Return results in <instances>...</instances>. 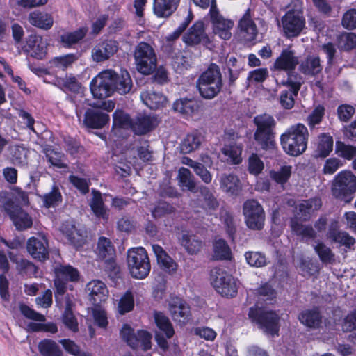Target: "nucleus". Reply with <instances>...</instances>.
Returning a JSON list of instances; mask_svg holds the SVG:
<instances>
[{"mask_svg":"<svg viewBox=\"0 0 356 356\" xmlns=\"http://www.w3.org/2000/svg\"><path fill=\"white\" fill-rule=\"evenodd\" d=\"M256 127L254 139L261 149L268 151L276 148V125L275 118L266 113L257 115L253 119Z\"/></svg>","mask_w":356,"mask_h":356,"instance_id":"f257e3e1","label":"nucleus"},{"mask_svg":"<svg viewBox=\"0 0 356 356\" xmlns=\"http://www.w3.org/2000/svg\"><path fill=\"white\" fill-rule=\"evenodd\" d=\"M309 133L302 123L291 126L280 136V143L289 155L297 156L305 152L307 147Z\"/></svg>","mask_w":356,"mask_h":356,"instance_id":"f03ea898","label":"nucleus"},{"mask_svg":"<svg viewBox=\"0 0 356 356\" xmlns=\"http://www.w3.org/2000/svg\"><path fill=\"white\" fill-rule=\"evenodd\" d=\"M248 316L250 321L265 334L279 336L280 316L275 310L255 305L249 309Z\"/></svg>","mask_w":356,"mask_h":356,"instance_id":"7ed1b4c3","label":"nucleus"},{"mask_svg":"<svg viewBox=\"0 0 356 356\" xmlns=\"http://www.w3.org/2000/svg\"><path fill=\"white\" fill-rule=\"evenodd\" d=\"M196 88L200 95L205 99H212L221 91L222 79L220 67L211 63L196 81Z\"/></svg>","mask_w":356,"mask_h":356,"instance_id":"20e7f679","label":"nucleus"},{"mask_svg":"<svg viewBox=\"0 0 356 356\" xmlns=\"http://www.w3.org/2000/svg\"><path fill=\"white\" fill-rule=\"evenodd\" d=\"M356 192V176L350 170H342L337 173L332 183V196L341 202L350 203Z\"/></svg>","mask_w":356,"mask_h":356,"instance_id":"39448f33","label":"nucleus"},{"mask_svg":"<svg viewBox=\"0 0 356 356\" xmlns=\"http://www.w3.org/2000/svg\"><path fill=\"white\" fill-rule=\"evenodd\" d=\"M127 265L131 275L136 279H144L149 273L151 264L146 250L143 247L131 248L127 252Z\"/></svg>","mask_w":356,"mask_h":356,"instance_id":"423d86ee","label":"nucleus"},{"mask_svg":"<svg viewBox=\"0 0 356 356\" xmlns=\"http://www.w3.org/2000/svg\"><path fill=\"white\" fill-rule=\"evenodd\" d=\"M210 280L213 288L222 296L233 298L237 295V280L222 268H213L211 270Z\"/></svg>","mask_w":356,"mask_h":356,"instance_id":"0eeeda50","label":"nucleus"},{"mask_svg":"<svg viewBox=\"0 0 356 356\" xmlns=\"http://www.w3.org/2000/svg\"><path fill=\"white\" fill-rule=\"evenodd\" d=\"M243 214L246 226L252 229L260 231L265 224V211L262 205L254 199H248L243 202Z\"/></svg>","mask_w":356,"mask_h":356,"instance_id":"6e6552de","label":"nucleus"},{"mask_svg":"<svg viewBox=\"0 0 356 356\" xmlns=\"http://www.w3.org/2000/svg\"><path fill=\"white\" fill-rule=\"evenodd\" d=\"M113 76L112 70H107L101 72L91 80L90 90L94 98L103 99L114 93Z\"/></svg>","mask_w":356,"mask_h":356,"instance_id":"1a4fd4ad","label":"nucleus"},{"mask_svg":"<svg viewBox=\"0 0 356 356\" xmlns=\"http://www.w3.org/2000/svg\"><path fill=\"white\" fill-rule=\"evenodd\" d=\"M134 58L138 71L143 74H151L156 68L157 58L152 46H136Z\"/></svg>","mask_w":356,"mask_h":356,"instance_id":"9d476101","label":"nucleus"},{"mask_svg":"<svg viewBox=\"0 0 356 356\" xmlns=\"http://www.w3.org/2000/svg\"><path fill=\"white\" fill-rule=\"evenodd\" d=\"M236 37L239 41L244 42H260L261 40L262 34L259 32L249 9L238 21Z\"/></svg>","mask_w":356,"mask_h":356,"instance_id":"9b49d317","label":"nucleus"},{"mask_svg":"<svg viewBox=\"0 0 356 356\" xmlns=\"http://www.w3.org/2000/svg\"><path fill=\"white\" fill-rule=\"evenodd\" d=\"M209 15L213 34L224 40H229L232 35V30L234 26V21L222 16L215 5L210 8Z\"/></svg>","mask_w":356,"mask_h":356,"instance_id":"f8f14e48","label":"nucleus"},{"mask_svg":"<svg viewBox=\"0 0 356 356\" xmlns=\"http://www.w3.org/2000/svg\"><path fill=\"white\" fill-rule=\"evenodd\" d=\"M213 38L206 33L204 24L197 21L184 34L182 40L186 44H209L213 42Z\"/></svg>","mask_w":356,"mask_h":356,"instance_id":"ddd939ff","label":"nucleus"},{"mask_svg":"<svg viewBox=\"0 0 356 356\" xmlns=\"http://www.w3.org/2000/svg\"><path fill=\"white\" fill-rule=\"evenodd\" d=\"M169 311L175 321L186 324L191 318V307L182 298L177 296H170Z\"/></svg>","mask_w":356,"mask_h":356,"instance_id":"4468645a","label":"nucleus"},{"mask_svg":"<svg viewBox=\"0 0 356 356\" xmlns=\"http://www.w3.org/2000/svg\"><path fill=\"white\" fill-rule=\"evenodd\" d=\"M283 30L288 37L298 35L305 26V19L298 10H289L282 18Z\"/></svg>","mask_w":356,"mask_h":356,"instance_id":"2eb2a0df","label":"nucleus"},{"mask_svg":"<svg viewBox=\"0 0 356 356\" xmlns=\"http://www.w3.org/2000/svg\"><path fill=\"white\" fill-rule=\"evenodd\" d=\"M26 250L35 260L44 261L49 258V242L45 237L29 238L26 242Z\"/></svg>","mask_w":356,"mask_h":356,"instance_id":"dca6fc26","label":"nucleus"},{"mask_svg":"<svg viewBox=\"0 0 356 356\" xmlns=\"http://www.w3.org/2000/svg\"><path fill=\"white\" fill-rule=\"evenodd\" d=\"M96 253L98 258L100 260L104 261L106 264V268L111 270L115 269L116 266L115 259V250L109 238L105 236H100L99 238Z\"/></svg>","mask_w":356,"mask_h":356,"instance_id":"f3484780","label":"nucleus"},{"mask_svg":"<svg viewBox=\"0 0 356 356\" xmlns=\"http://www.w3.org/2000/svg\"><path fill=\"white\" fill-rule=\"evenodd\" d=\"M201 102L195 98H180L174 103L172 108L175 111L188 120L200 113Z\"/></svg>","mask_w":356,"mask_h":356,"instance_id":"a211bd4d","label":"nucleus"},{"mask_svg":"<svg viewBox=\"0 0 356 356\" xmlns=\"http://www.w3.org/2000/svg\"><path fill=\"white\" fill-rule=\"evenodd\" d=\"M110 122L108 114L94 108H88L83 117V124L89 129H100Z\"/></svg>","mask_w":356,"mask_h":356,"instance_id":"6ab92c4d","label":"nucleus"},{"mask_svg":"<svg viewBox=\"0 0 356 356\" xmlns=\"http://www.w3.org/2000/svg\"><path fill=\"white\" fill-rule=\"evenodd\" d=\"M86 290L89 293L90 301L95 307L100 306L108 296V290L105 283L99 280H93L88 283Z\"/></svg>","mask_w":356,"mask_h":356,"instance_id":"aec40b11","label":"nucleus"},{"mask_svg":"<svg viewBox=\"0 0 356 356\" xmlns=\"http://www.w3.org/2000/svg\"><path fill=\"white\" fill-rule=\"evenodd\" d=\"M8 213L17 230L24 231L32 227V218L21 207L13 206Z\"/></svg>","mask_w":356,"mask_h":356,"instance_id":"412c9836","label":"nucleus"},{"mask_svg":"<svg viewBox=\"0 0 356 356\" xmlns=\"http://www.w3.org/2000/svg\"><path fill=\"white\" fill-rule=\"evenodd\" d=\"M299 63L298 58L289 49L282 50L274 63V68L277 70L291 72Z\"/></svg>","mask_w":356,"mask_h":356,"instance_id":"4be33fe9","label":"nucleus"},{"mask_svg":"<svg viewBox=\"0 0 356 356\" xmlns=\"http://www.w3.org/2000/svg\"><path fill=\"white\" fill-rule=\"evenodd\" d=\"M152 250L156 257L159 266L163 270L170 275H172L177 271L178 264L161 245L153 244Z\"/></svg>","mask_w":356,"mask_h":356,"instance_id":"5701e85b","label":"nucleus"},{"mask_svg":"<svg viewBox=\"0 0 356 356\" xmlns=\"http://www.w3.org/2000/svg\"><path fill=\"white\" fill-rule=\"evenodd\" d=\"M156 126L157 123L154 117L141 115L133 119L131 130L135 135L143 136L153 131Z\"/></svg>","mask_w":356,"mask_h":356,"instance_id":"b1692460","label":"nucleus"},{"mask_svg":"<svg viewBox=\"0 0 356 356\" xmlns=\"http://www.w3.org/2000/svg\"><path fill=\"white\" fill-rule=\"evenodd\" d=\"M61 231L68 242L76 250L82 248L87 241L86 235L77 229L74 225L63 224Z\"/></svg>","mask_w":356,"mask_h":356,"instance_id":"393cba45","label":"nucleus"},{"mask_svg":"<svg viewBox=\"0 0 356 356\" xmlns=\"http://www.w3.org/2000/svg\"><path fill=\"white\" fill-rule=\"evenodd\" d=\"M140 98L143 102L152 110H158L166 106L167 97L161 92L153 90L142 92Z\"/></svg>","mask_w":356,"mask_h":356,"instance_id":"a878e982","label":"nucleus"},{"mask_svg":"<svg viewBox=\"0 0 356 356\" xmlns=\"http://www.w3.org/2000/svg\"><path fill=\"white\" fill-rule=\"evenodd\" d=\"M180 244L189 255H195L202 250L204 243L197 234L187 232L182 234Z\"/></svg>","mask_w":356,"mask_h":356,"instance_id":"bb28decb","label":"nucleus"},{"mask_svg":"<svg viewBox=\"0 0 356 356\" xmlns=\"http://www.w3.org/2000/svg\"><path fill=\"white\" fill-rule=\"evenodd\" d=\"M112 74L113 75V92H117L120 95L129 93L133 87V83L128 71L121 70L120 74H118L112 70Z\"/></svg>","mask_w":356,"mask_h":356,"instance_id":"cd10ccee","label":"nucleus"},{"mask_svg":"<svg viewBox=\"0 0 356 356\" xmlns=\"http://www.w3.org/2000/svg\"><path fill=\"white\" fill-rule=\"evenodd\" d=\"M204 136L199 130H194L188 134L180 144V151L182 154H190L200 148Z\"/></svg>","mask_w":356,"mask_h":356,"instance_id":"c85d7f7f","label":"nucleus"},{"mask_svg":"<svg viewBox=\"0 0 356 356\" xmlns=\"http://www.w3.org/2000/svg\"><path fill=\"white\" fill-rule=\"evenodd\" d=\"M92 194V197L89 203L91 211L96 218L107 221L109 218L108 210L104 204L101 192L93 188Z\"/></svg>","mask_w":356,"mask_h":356,"instance_id":"c756f323","label":"nucleus"},{"mask_svg":"<svg viewBox=\"0 0 356 356\" xmlns=\"http://www.w3.org/2000/svg\"><path fill=\"white\" fill-rule=\"evenodd\" d=\"M180 0H153V13L158 17H168L177 9Z\"/></svg>","mask_w":356,"mask_h":356,"instance_id":"7c9ffc66","label":"nucleus"},{"mask_svg":"<svg viewBox=\"0 0 356 356\" xmlns=\"http://www.w3.org/2000/svg\"><path fill=\"white\" fill-rule=\"evenodd\" d=\"M28 21L31 25L44 30L50 29L54 24L52 15L40 10L31 12L28 16Z\"/></svg>","mask_w":356,"mask_h":356,"instance_id":"2f4dec72","label":"nucleus"},{"mask_svg":"<svg viewBox=\"0 0 356 356\" xmlns=\"http://www.w3.org/2000/svg\"><path fill=\"white\" fill-rule=\"evenodd\" d=\"M298 319L309 328L318 327L322 323V316L318 307L302 311L298 315Z\"/></svg>","mask_w":356,"mask_h":356,"instance_id":"473e14b6","label":"nucleus"},{"mask_svg":"<svg viewBox=\"0 0 356 356\" xmlns=\"http://www.w3.org/2000/svg\"><path fill=\"white\" fill-rule=\"evenodd\" d=\"M43 153L51 165L59 169L67 168L66 156L64 153L54 148L51 145H46Z\"/></svg>","mask_w":356,"mask_h":356,"instance_id":"72a5a7b5","label":"nucleus"},{"mask_svg":"<svg viewBox=\"0 0 356 356\" xmlns=\"http://www.w3.org/2000/svg\"><path fill=\"white\" fill-rule=\"evenodd\" d=\"M55 277L67 283L78 282L80 278L79 270L71 265L60 264L54 268Z\"/></svg>","mask_w":356,"mask_h":356,"instance_id":"f704fd0d","label":"nucleus"},{"mask_svg":"<svg viewBox=\"0 0 356 356\" xmlns=\"http://www.w3.org/2000/svg\"><path fill=\"white\" fill-rule=\"evenodd\" d=\"M220 188L232 195L237 196L241 191L240 180L233 174L222 175L220 181Z\"/></svg>","mask_w":356,"mask_h":356,"instance_id":"c9c22d12","label":"nucleus"},{"mask_svg":"<svg viewBox=\"0 0 356 356\" xmlns=\"http://www.w3.org/2000/svg\"><path fill=\"white\" fill-rule=\"evenodd\" d=\"M154 322L159 330L168 339H171L175 334L173 325L169 318L162 312L155 311L154 313Z\"/></svg>","mask_w":356,"mask_h":356,"instance_id":"e433bc0d","label":"nucleus"},{"mask_svg":"<svg viewBox=\"0 0 356 356\" xmlns=\"http://www.w3.org/2000/svg\"><path fill=\"white\" fill-rule=\"evenodd\" d=\"M334 140L329 133H322L318 137L316 149V156L320 158H326L333 150Z\"/></svg>","mask_w":356,"mask_h":356,"instance_id":"4c0bfd02","label":"nucleus"},{"mask_svg":"<svg viewBox=\"0 0 356 356\" xmlns=\"http://www.w3.org/2000/svg\"><path fill=\"white\" fill-rule=\"evenodd\" d=\"M322 203L319 198H310L300 203L298 207V214L300 220L303 222L309 221L312 216L313 207L314 210H318L321 207Z\"/></svg>","mask_w":356,"mask_h":356,"instance_id":"58836bf2","label":"nucleus"},{"mask_svg":"<svg viewBox=\"0 0 356 356\" xmlns=\"http://www.w3.org/2000/svg\"><path fill=\"white\" fill-rule=\"evenodd\" d=\"M290 226L292 232L303 238L314 239L316 233L311 225H303L296 219H291Z\"/></svg>","mask_w":356,"mask_h":356,"instance_id":"ea45409f","label":"nucleus"},{"mask_svg":"<svg viewBox=\"0 0 356 356\" xmlns=\"http://www.w3.org/2000/svg\"><path fill=\"white\" fill-rule=\"evenodd\" d=\"M152 334L147 330H139L135 334L133 342L135 345H131L130 348L133 350H137L140 348L143 350L147 351L152 348Z\"/></svg>","mask_w":356,"mask_h":356,"instance_id":"a19ab883","label":"nucleus"},{"mask_svg":"<svg viewBox=\"0 0 356 356\" xmlns=\"http://www.w3.org/2000/svg\"><path fill=\"white\" fill-rule=\"evenodd\" d=\"M44 207L47 209L55 208L63 202V196L58 186L54 185L50 192L42 196Z\"/></svg>","mask_w":356,"mask_h":356,"instance_id":"79ce46f5","label":"nucleus"},{"mask_svg":"<svg viewBox=\"0 0 356 356\" xmlns=\"http://www.w3.org/2000/svg\"><path fill=\"white\" fill-rule=\"evenodd\" d=\"M133 118L123 110L117 109L113 113V128L131 129Z\"/></svg>","mask_w":356,"mask_h":356,"instance_id":"37998d69","label":"nucleus"},{"mask_svg":"<svg viewBox=\"0 0 356 356\" xmlns=\"http://www.w3.org/2000/svg\"><path fill=\"white\" fill-rule=\"evenodd\" d=\"M335 154L344 160L353 161L356 157V146L337 140L335 143Z\"/></svg>","mask_w":356,"mask_h":356,"instance_id":"c03bdc74","label":"nucleus"},{"mask_svg":"<svg viewBox=\"0 0 356 356\" xmlns=\"http://www.w3.org/2000/svg\"><path fill=\"white\" fill-rule=\"evenodd\" d=\"M38 350L42 356H62L63 353L52 339H44L38 343Z\"/></svg>","mask_w":356,"mask_h":356,"instance_id":"a18cd8bd","label":"nucleus"},{"mask_svg":"<svg viewBox=\"0 0 356 356\" xmlns=\"http://www.w3.org/2000/svg\"><path fill=\"white\" fill-rule=\"evenodd\" d=\"M292 174V166L284 165L278 170H272L269 172L270 179L277 184L284 186L290 179Z\"/></svg>","mask_w":356,"mask_h":356,"instance_id":"49530a36","label":"nucleus"},{"mask_svg":"<svg viewBox=\"0 0 356 356\" xmlns=\"http://www.w3.org/2000/svg\"><path fill=\"white\" fill-rule=\"evenodd\" d=\"M179 184L191 192L196 191V184L194 177L189 169L181 167L178 172Z\"/></svg>","mask_w":356,"mask_h":356,"instance_id":"de8ad7c7","label":"nucleus"},{"mask_svg":"<svg viewBox=\"0 0 356 356\" xmlns=\"http://www.w3.org/2000/svg\"><path fill=\"white\" fill-rule=\"evenodd\" d=\"M11 260L16 263V269L19 275L29 277L36 276L38 267L33 262L26 259L17 261L11 258Z\"/></svg>","mask_w":356,"mask_h":356,"instance_id":"09e8293b","label":"nucleus"},{"mask_svg":"<svg viewBox=\"0 0 356 356\" xmlns=\"http://www.w3.org/2000/svg\"><path fill=\"white\" fill-rule=\"evenodd\" d=\"M213 256L217 260H229L232 257L229 246L225 239L220 238L213 243Z\"/></svg>","mask_w":356,"mask_h":356,"instance_id":"8fccbe9b","label":"nucleus"},{"mask_svg":"<svg viewBox=\"0 0 356 356\" xmlns=\"http://www.w3.org/2000/svg\"><path fill=\"white\" fill-rule=\"evenodd\" d=\"M118 50V46H95L92 49V58L96 62H102L108 59Z\"/></svg>","mask_w":356,"mask_h":356,"instance_id":"3c124183","label":"nucleus"},{"mask_svg":"<svg viewBox=\"0 0 356 356\" xmlns=\"http://www.w3.org/2000/svg\"><path fill=\"white\" fill-rule=\"evenodd\" d=\"M88 29L87 26H82L72 32H65L60 36V40L66 44H76L81 41L86 33Z\"/></svg>","mask_w":356,"mask_h":356,"instance_id":"603ef678","label":"nucleus"},{"mask_svg":"<svg viewBox=\"0 0 356 356\" xmlns=\"http://www.w3.org/2000/svg\"><path fill=\"white\" fill-rule=\"evenodd\" d=\"M242 152L243 147L236 143L225 145L222 149V154L230 159L232 163L235 165L242 162Z\"/></svg>","mask_w":356,"mask_h":356,"instance_id":"864d4df0","label":"nucleus"},{"mask_svg":"<svg viewBox=\"0 0 356 356\" xmlns=\"http://www.w3.org/2000/svg\"><path fill=\"white\" fill-rule=\"evenodd\" d=\"M301 72L307 75L315 76L322 71L320 58L318 56L307 58L300 65Z\"/></svg>","mask_w":356,"mask_h":356,"instance_id":"5fc2aeb1","label":"nucleus"},{"mask_svg":"<svg viewBox=\"0 0 356 356\" xmlns=\"http://www.w3.org/2000/svg\"><path fill=\"white\" fill-rule=\"evenodd\" d=\"M199 192L203 197L204 202V208L208 210H216L219 207V202L211 190L205 186L199 188Z\"/></svg>","mask_w":356,"mask_h":356,"instance_id":"6e6d98bb","label":"nucleus"},{"mask_svg":"<svg viewBox=\"0 0 356 356\" xmlns=\"http://www.w3.org/2000/svg\"><path fill=\"white\" fill-rule=\"evenodd\" d=\"M315 252L318 254L322 263L332 264L334 262V254L332 250L320 241L314 247Z\"/></svg>","mask_w":356,"mask_h":356,"instance_id":"4d7b16f0","label":"nucleus"},{"mask_svg":"<svg viewBox=\"0 0 356 356\" xmlns=\"http://www.w3.org/2000/svg\"><path fill=\"white\" fill-rule=\"evenodd\" d=\"M80 57V54L76 52L74 54H67L61 56L55 57L52 60L54 65L62 70H65L72 63L76 61Z\"/></svg>","mask_w":356,"mask_h":356,"instance_id":"13d9d810","label":"nucleus"},{"mask_svg":"<svg viewBox=\"0 0 356 356\" xmlns=\"http://www.w3.org/2000/svg\"><path fill=\"white\" fill-rule=\"evenodd\" d=\"M134 298L132 292L127 291L119 300L118 309L119 314L124 315L134 309Z\"/></svg>","mask_w":356,"mask_h":356,"instance_id":"bf43d9fd","label":"nucleus"},{"mask_svg":"<svg viewBox=\"0 0 356 356\" xmlns=\"http://www.w3.org/2000/svg\"><path fill=\"white\" fill-rule=\"evenodd\" d=\"M330 236L334 242H337L347 248H350L355 243V238L348 233L340 232L334 229L330 230Z\"/></svg>","mask_w":356,"mask_h":356,"instance_id":"052dcab7","label":"nucleus"},{"mask_svg":"<svg viewBox=\"0 0 356 356\" xmlns=\"http://www.w3.org/2000/svg\"><path fill=\"white\" fill-rule=\"evenodd\" d=\"M264 168V164L256 153H252L248 160V170L250 175L258 176Z\"/></svg>","mask_w":356,"mask_h":356,"instance_id":"680f3d73","label":"nucleus"},{"mask_svg":"<svg viewBox=\"0 0 356 356\" xmlns=\"http://www.w3.org/2000/svg\"><path fill=\"white\" fill-rule=\"evenodd\" d=\"M63 322L66 327L74 332L79 331V323L70 305H67L63 314Z\"/></svg>","mask_w":356,"mask_h":356,"instance_id":"e2e57ef3","label":"nucleus"},{"mask_svg":"<svg viewBox=\"0 0 356 356\" xmlns=\"http://www.w3.org/2000/svg\"><path fill=\"white\" fill-rule=\"evenodd\" d=\"M325 115V108L322 105L316 106L307 118V122L311 130L321 124Z\"/></svg>","mask_w":356,"mask_h":356,"instance_id":"0e129e2a","label":"nucleus"},{"mask_svg":"<svg viewBox=\"0 0 356 356\" xmlns=\"http://www.w3.org/2000/svg\"><path fill=\"white\" fill-rule=\"evenodd\" d=\"M175 208L165 201H159L152 211V215L154 218H161L165 215L173 213Z\"/></svg>","mask_w":356,"mask_h":356,"instance_id":"69168bd1","label":"nucleus"},{"mask_svg":"<svg viewBox=\"0 0 356 356\" xmlns=\"http://www.w3.org/2000/svg\"><path fill=\"white\" fill-rule=\"evenodd\" d=\"M245 257L247 263L251 266L260 268L266 265V256L261 252L249 251L245 252Z\"/></svg>","mask_w":356,"mask_h":356,"instance_id":"338daca9","label":"nucleus"},{"mask_svg":"<svg viewBox=\"0 0 356 356\" xmlns=\"http://www.w3.org/2000/svg\"><path fill=\"white\" fill-rule=\"evenodd\" d=\"M63 142L65 151L73 157H76L83 148L78 140L70 136H65Z\"/></svg>","mask_w":356,"mask_h":356,"instance_id":"774afa93","label":"nucleus"}]
</instances>
